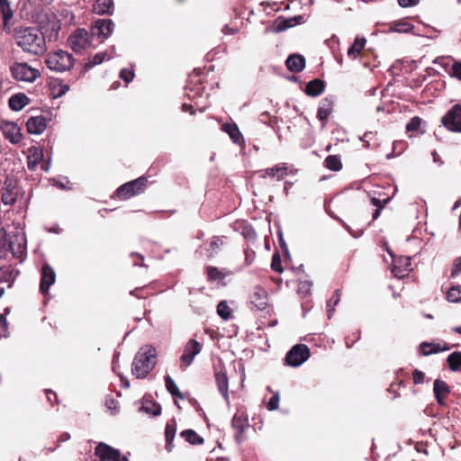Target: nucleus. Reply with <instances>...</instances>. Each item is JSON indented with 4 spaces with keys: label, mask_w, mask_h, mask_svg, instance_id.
Here are the masks:
<instances>
[{
    "label": "nucleus",
    "mask_w": 461,
    "mask_h": 461,
    "mask_svg": "<svg viewBox=\"0 0 461 461\" xmlns=\"http://www.w3.org/2000/svg\"><path fill=\"white\" fill-rule=\"evenodd\" d=\"M13 37L17 46L29 54L41 55L47 50L44 34L36 27H16Z\"/></svg>",
    "instance_id": "obj_1"
},
{
    "label": "nucleus",
    "mask_w": 461,
    "mask_h": 461,
    "mask_svg": "<svg viewBox=\"0 0 461 461\" xmlns=\"http://www.w3.org/2000/svg\"><path fill=\"white\" fill-rule=\"evenodd\" d=\"M157 350L151 345H145L137 352L131 373L137 378H145L156 366Z\"/></svg>",
    "instance_id": "obj_2"
},
{
    "label": "nucleus",
    "mask_w": 461,
    "mask_h": 461,
    "mask_svg": "<svg viewBox=\"0 0 461 461\" xmlns=\"http://www.w3.org/2000/svg\"><path fill=\"white\" fill-rule=\"evenodd\" d=\"M74 61L72 54L62 50L50 52L45 59L47 67L55 72L69 70L73 67Z\"/></svg>",
    "instance_id": "obj_3"
},
{
    "label": "nucleus",
    "mask_w": 461,
    "mask_h": 461,
    "mask_svg": "<svg viewBox=\"0 0 461 461\" xmlns=\"http://www.w3.org/2000/svg\"><path fill=\"white\" fill-rule=\"evenodd\" d=\"M5 236L9 251H11L14 258L22 262L26 253L27 240L25 233L16 230L7 234L5 233Z\"/></svg>",
    "instance_id": "obj_4"
},
{
    "label": "nucleus",
    "mask_w": 461,
    "mask_h": 461,
    "mask_svg": "<svg viewBox=\"0 0 461 461\" xmlns=\"http://www.w3.org/2000/svg\"><path fill=\"white\" fill-rule=\"evenodd\" d=\"M10 70L13 77L18 81L32 83L41 76L37 68L29 66L26 62H16L11 67Z\"/></svg>",
    "instance_id": "obj_5"
},
{
    "label": "nucleus",
    "mask_w": 461,
    "mask_h": 461,
    "mask_svg": "<svg viewBox=\"0 0 461 461\" xmlns=\"http://www.w3.org/2000/svg\"><path fill=\"white\" fill-rule=\"evenodd\" d=\"M148 179L140 176L135 180L122 185L116 191V194L121 199H127L133 195L142 193L147 185Z\"/></svg>",
    "instance_id": "obj_6"
},
{
    "label": "nucleus",
    "mask_w": 461,
    "mask_h": 461,
    "mask_svg": "<svg viewBox=\"0 0 461 461\" xmlns=\"http://www.w3.org/2000/svg\"><path fill=\"white\" fill-rule=\"evenodd\" d=\"M310 357L309 348L304 344L294 346L285 356V363L290 366H299Z\"/></svg>",
    "instance_id": "obj_7"
},
{
    "label": "nucleus",
    "mask_w": 461,
    "mask_h": 461,
    "mask_svg": "<svg viewBox=\"0 0 461 461\" xmlns=\"http://www.w3.org/2000/svg\"><path fill=\"white\" fill-rule=\"evenodd\" d=\"M441 123L452 132L461 133V104H455L441 118Z\"/></svg>",
    "instance_id": "obj_8"
},
{
    "label": "nucleus",
    "mask_w": 461,
    "mask_h": 461,
    "mask_svg": "<svg viewBox=\"0 0 461 461\" xmlns=\"http://www.w3.org/2000/svg\"><path fill=\"white\" fill-rule=\"evenodd\" d=\"M68 43L72 50L80 53L91 45L90 36L86 29H77L68 38Z\"/></svg>",
    "instance_id": "obj_9"
},
{
    "label": "nucleus",
    "mask_w": 461,
    "mask_h": 461,
    "mask_svg": "<svg viewBox=\"0 0 461 461\" xmlns=\"http://www.w3.org/2000/svg\"><path fill=\"white\" fill-rule=\"evenodd\" d=\"M249 297L250 309L263 311L268 305V294L267 291L259 285H255L251 288Z\"/></svg>",
    "instance_id": "obj_10"
},
{
    "label": "nucleus",
    "mask_w": 461,
    "mask_h": 461,
    "mask_svg": "<svg viewBox=\"0 0 461 461\" xmlns=\"http://www.w3.org/2000/svg\"><path fill=\"white\" fill-rule=\"evenodd\" d=\"M0 129L5 138L13 144H17L23 140L21 129L14 122L2 121Z\"/></svg>",
    "instance_id": "obj_11"
},
{
    "label": "nucleus",
    "mask_w": 461,
    "mask_h": 461,
    "mask_svg": "<svg viewBox=\"0 0 461 461\" xmlns=\"http://www.w3.org/2000/svg\"><path fill=\"white\" fill-rule=\"evenodd\" d=\"M95 455L100 461H118L120 450L101 442L95 447Z\"/></svg>",
    "instance_id": "obj_12"
},
{
    "label": "nucleus",
    "mask_w": 461,
    "mask_h": 461,
    "mask_svg": "<svg viewBox=\"0 0 461 461\" xmlns=\"http://www.w3.org/2000/svg\"><path fill=\"white\" fill-rule=\"evenodd\" d=\"M55 280L56 273L54 269L49 264H44L41 268V292L43 294H48L50 287L55 283Z\"/></svg>",
    "instance_id": "obj_13"
},
{
    "label": "nucleus",
    "mask_w": 461,
    "mask_h": 461,
    "mask_svg": "<svg viewBox=\"0 0 461 461\" xmlns=\"http://www.w3.org/2000/svg\"><path fill=\"white\" fill-rule=\"evenodd\" d=\"M114 23L111 19H97L93 27V34L104 39L108 38L113 31Z\"/></svg>",
    "instance_id": "obj_14"
},
{
    "label": "nucleus",
    "mask_w": 461,
    "mask_h": 461,
    "mask_svg": "<svg viewBox=\"0 0 461 461\" xmlns=\"http://www.w3.org/2000/svg\"><path fill=\"white\" fill-rule=\"evenodd\" d=\"M201 345L194 339H191L185 347L184 353L181 356V362L186 366L191 365L194 357L201 351Z\"/></svg>",
    "instance_id": "obj_15"
},
{
    "label": "nucleus",
    "mask_w": 461,
    "mask_h": 461,
    "mask_svg": "<svg viewBox=\"0 0 461 461\" xmlns=\"http://www.w3.org/2000/svg\"><path fill=\"white\" fill-rule=\"evenodd\" d=\"M259 177L266 178H276L277 181L283 180L288 175V168L285 164H277L272 167H268L259 172Z\"/></svg>",
    "instance_id": "obj_16"
},
{
    "label": "nucleus",
    "mask_w": 461,
    "mask_h": 461,
    "mask_svg": "<svg viewBox=\"0 0 461 461\" xmlns=\"http://www.w3.org/2000/svg\"><path fill=\"white\" fill-rule=\"evenodd\" d=\"M16 186L15 181L6 176L4 182V188L1 195V201L6 204V205H12L16 201L15 194L14 193V190Z\"/></svg>",
    "instance_id": "obj_17"
},
{
    "label": "nucleus",
    "mask_w": 461,
    "mask_h": 461,
    "mask_svg": "<svg viewBox=\"0 0 461 461\" xmlns=\"http://www.w3.org/2000/svg\"><path fill=\"white\" fill-rule=\"evenodd\" d=\"M333 106H334V97L331 95L326 96L321 101L319 108H318V112H317V118L322 122L323 126L326 124L328 117L332 113Z\"/></svg>",
    "instance_id": "obj_18"
},
{
    "label": "nucleus",
    "mask_w": 461,
    "mask_h": 461,
    "mask_svg": "<svg viewBox=\"0 0 461 461\" xmlns=\"http://www.w3.org/2000/svg\"><path fill=\"white\" fill-rule=\"evenodd\" d=\"M47 127V119L42 116H34L29 118L26 122V128L31 134H41Z\"/></svg>",
    "instance_id": "obj_19"
},
{
    "label": "nucleus",
    "mask_w": 461,
    "mask_h": 461,
    "mask_svg": "<svg viewBox=\"0 0 461 461\" xmlns=\"http://www.w3.org/2000/svg\"><path fill=\"white\" fill-rule=\"evenodd\" d=\"M231 426L237 431L235 435L236 440L240 442L243 439V432L249 427L247 417L243 413L236 412L232 418Z\"/></svg>",
    "instance_id": "obj_20"
},
{
    "label": "nucleus",
    "mask_w": 461,
    "mask_h": 461,
    "mask_svg": "<svg viewBox=\"0 0 461 461\" xmlns=\"http://www.w3.org/2000/svg\"><path fill=\"white\" fill-rule=\"evenodd\" d=\"M433 392L438 403L443 405L445 403V398L450 393V387L445 381L436 379L433 384Z\"/></svg>",
    "instance_id": "obj_21"
},
{
    "label": "nucleus",
    "mask_w": 461,
    "mask_h": 461,
    "mask_svg": "<svg viewBox=\"0 0 461 461\" xmlns=\"http://www.w3.org/2000/svg\"><path fill=\"white\" fill-rule=\"evenodd\" d=\"M215 382L217 384V388L219 393L224 398L226 402L230 403L229 397V379L225 372L218 371L215 373Z\"/></svg>",
    "instance_id": "obj_22"
},
{
    "label": "nucleus",
    "mask_w": 461,
    "mask_h": 461,
    "mask_svg": "<svg viewBox=\"0 0 461 461\" xmlns=\"http://www.w3.org/2000/svg\"><path fill=\"white\" fill-rule=\"evenodd\" d=\"M176 433V421L175 419H172L168 421L165 428V439L166 446L165 448L167 452H171L174 448L173 440L175 438Z\"/></svg>",
    "instance_id": "obj_23"
},
{
    "label": "nucleus",
    "mask_w": 461,
    "mask_h": 461,
    "mask_svg": "<svg viewBox=\"0 0 461 461\" xmlns=\"http://www.w3.org/2000/svg\"><path fill=\"white\" fill-rule=\"evenodd\" d=\"M285 65L291 72L298 73L304 68L305 59L300 54H292L287 58Z\"/></svg>",
    "instance_id": "obj_24"
},
{
    "label": "nucleus",
    "mask_w": 461,
    "mask_h": 461,
    "mask_svg": "<svg viewBox=\"0 0 461 461\" xmlns=\"http://www.w3.org/2000/svg\"><path fill=\"white\" fill-rule=\"evenodd\" d=\"M29 102L30 99L24 93H17L9 98L8 104L11 110L18 112L26 106Z\"/></svg>",
    "instance_id": "obj_25"
},
{
    "label": "nucleus",
    "mask_w": 461,
    "mask_h": 461,
    "mask_svg": "<svg viewBox=\"0 0 461 461\" xmlns=\"http://www.w3.org/2000/svg\"><path fill=\"white\" fill-rule=\"evenodd\" d=\"M413 29L414 25L406 20H398L391 23L386 32L389 33H411Z\"/></svg>",
    "instance_id": "obj_26"
},
{
    "label": "nucleus",
    "mask_w": 461,
    "mask_h": 461,
    "mask_svg": "<svg viewBox=\"0 0 461 461\" xmlns=\"http://www.w3.org/2000/svg\"><path fill=\"white\" fill-rule=\"evenodd\" d=\"M325 90V83L323 80L316 78L310 81L306 85L305 94L309 96L316 97L321 95Z\"/></svg>",
    "instance_id": "obj_27"
},
{
    "label": "nucleus",
    "mask_w": 461,
    "mask_h": 461,
    "mask_svg": "<svg viewBox=\"0 0 461 461\" xmlns=\"http://www.w3.org/2000/svg\"><path fill=\"white\" fill-rule=\"evenodd\" d=\"M44 157L43 150L40 148L30 149V154L27 157V167L31 171H34L38 164Z\"/></svg>",
    "instance_id": "obj_28"
},
{
    "label": "nucleus",
    "mask_w": 461,
    "mask_h": 461,
    "mask_svg": "<svg viewBox=\"0 0 461 461\" xmlns=\"http://www.w3.org/2000/svg\"><path fill=\"white\" fill-rule=\"evenodd\" d=\"M222 246L223 240L219 237H213L208 245L205 244L203 248L204 255L208 258H212L220 252Z\"/></svg>",
    "instance_id": "obj_29"
},
{
    "label": "nucleus",
    "mask_w": 461,
    "mask_h": 461,
    "mask_svg": "<svg viewBox=\"0 0 461 461\" xmlns=\"http://www.w3.org/2000/svg\"><path fill=\"white\" fill-rule=\"evenodd\" d=\"M221 129L230 136V138L234 143L240 144L241 142L243 139L242 134L240 131L236 123H224L222 124Z\"/></svg>",
    "instance_id": "obj_30"
},
{
    "label": "nucleus",
    "mask_w": 461,
    "mask_h": 461,
    "mask_svg": "<svg viewBox=\"0 0 461 461\" xmlns=\"http://www.w3.org/2000/svg\"><path fill=\"white\" fill-rule=\"evenodd\" d=\"M0 12L3 15V29L7 31V29H9V22L14 16V13L8 0H0Z\"/></svg>",
    "instance_id": "obj_31"
},
{
    "label": "nucleus",
    "mask_w": 461,
    "mask_h": 461,
    "mask_svg": "<svg viewBox=\"0 0 461 461\" xmlns=\"http://www.w3.org/2000/svg\"><path fill=\"white\" fill-rule=\"evenodd\" d=\"M94 10L98 14H113V0H97Z\"/></svg>",
    "instance_id": "obj_32"
},
{
    "label": "nucleus",
    "mask_w": 461,
    "mask_h": 461,
    "mask_svg": "<svg viewBox=\"0 0 461 461\" xmlns=\"http://www.w3.org/2000/svg\"><path fill=\"white\" fill-rule=\"evenodd\" d=\"M366 43V40L362 37H357L353 42V44L348 50V58L355 59L363 50L365 45Z\"/></svg>",
    "instance_id": "obj_33"
},
{
    "label": "nucleus",
    "mask_w": 461,
    "mask_h": 461,
    "mask_svg": "<svg viewBox=\"0 0 461 461\" xmlns=\"http://www.w3.org/2000/svg\"><path fill=\"white\" fill-rule=\"evenodd\" d=\"M180 437L192 445H202L203 443V438L191 429L183 430Z\"/></svg>",
    "instance_id": "obj_34"
},
{
    "label": "nucleus",
    "mask_w": 461,
    "mask_h": 461,
    "mask_svg": "<svg viewBox=\"0 0 461 461\" xmlns=\"http://www.w3.org/2000/svg\"><path fill=\"white\" fill-rule=\"evenodd\" d=\"M140 411L152 416H158L161 413V406L157 402L146 401L142 402Z\"/></svg>",
    "instance_id": "obj_35"
},
{
    "label": "nucleus",
    "mask_w": 461,
    "mask_h": 461,
    "mask_svg": "<svg viewBox=\"0 0 461 461\" xmlns=\"http://www.w3.org/2000/svg\"><path fill=\"white\" fill-rule=\"evenodd\" d=\"M217 313L223 321H229L232 317V310L227 301H221L217 305Z\"/></svg>",
    "instance_id": "obj_36"
},
{
    "label": "nucleus",
    "mask_w": 461,
    "mask_h": 461,
    "mask_svg": "<svg viewBox=\"0 0 461 461\" xmlns=\"http://www.w3.org/2000/svg\"><path fill=\"white\" fill-rule=\"evenodd\" d=\"M324 165L332 171H339L342 168L340 158L337 155H329L324 160Z\"/></svg>",
    "instance_id": "obj_37"
},
{
    "label": "nucleus",
    "mask_w": 461,
    "mask_h": 461,
    "mask_svg": "<svg viewBox=\"0 0 461 461\" xmlns=\"http://www.w3.org/2000/svg\"><path fill=\"white\" fill-rule=\"evenodd\" d=\"M420 348L422 350L423 355L428 356L440 351L448 350L450 347L446 345L444 348H440L439 344H429L427 342H423L420 345Z\"/></svg>",
    "instance_id": "obj_38"
},
{
    "label": "nucleus",
    "mask_w": 461,
    "mask_h": 461,
    "mask_svg": "<svg viewBox=\"0 0 461 461\" xmlns=\"http://www.w3.org/2000/svg\"><path fill=\"white\" fill-rule=\"evenodd\" d=\"M447 361L451 371H458L461 367V351H455L448 355Z\"/></svg>",
    "instance_id": "obj_39"
},
{
    "label": "nucleus",
    "mask_w": 461,
    "mask_h": 461,
    "mask_svg": "<svg viewBox=\"0 0 461 461\" xmlns=\"http://www.w3.org/2000/svg\"><path fill=\"white\" fill-rule=\"evenodd\" d=\"M293 22H294V20H291V18L278 17L274 23L273 30L275 32H284L289 28L294 27Z\"/></svg>",
    "instance_id": "obj_40"
},
{
    "label": "nucleus",
    "mask_w": 461,
    "mask_h": 461,
    "mask_svg": "<svg viewBox=\"0 0 461 461\" xmlns=\"http://www.w3.org/2000/svg\"><path fill=\"white\" fill-rule=\"evenodd\" d=\"M341 293L340 290H336L332 295V297L327 302V313L328 318L330 319L331 315L334 312L335 306L339 303L340 301Z\"/></svg>",
    "instance_id": "obj_41"
},
{
    "label": "nucleus",
    "mask_w": 461,
    "mask_h": 461,
    "mask_svg": "<svg viewBox=\"0 0 461 461\" xmlns=\"http://www.w3.org/2000/svg\"><path fill=\"white\" fill-rule=\"evenodd\" d=\"M165 384H166L167 390L173 396H176V397H179L181 399L184 398L183 394L179 391V389H178L177 385L176 384L175 381L169 375H166L165 376Z\"/></svg>",
    "instance_id": "obj_42"
},
{
    "label": "nucleus",
    "mask_w": 461,
    "mask_h": 461,
    "mask_svg": "<svg viewBox=\"0 0 461 461\" xmlns=\"http://www.w3.org/2000/svg\"><path fill=\"white\" fill-rule=\"evenodd\" d=\"M447 300L450 303H458L461 301V286L455 285L447 292Z\"/></svg>",
    "instance_id": "obj_43"
},
{
    "label": "nucleus",
    "mask_w": 461,
    "mask_h": 461,
    "mask_svg": "<svg viewBox=\"0 0 461 461\" xmlns=\"http://www.w3.org/2000/svg\"><path fill=\"white\" fill-rule=\"evenodd\" d=\"M110 59L106 51L96 53L93 56V58L86 64L87 68H93L96 65H99L104 62L105 59Z\"/></svg>",
    "instance_id": "obj_44"
},
{
    "label": "nucleus",
    "mask_w": 461,
    "mask_h": 461,
    "mask_svg": "<svg viewBox=\"0 0 461 461\" xmlns=\"http://www.w3.org/2000/svg\"><path fill=\"white\" fill-rule=\"evenodd\" d=\"M208 279L211 281L222 280L226 275L215 267H209L207 269Z\"/></svg>",
    "instance_id": "obj_45"
},
{
    "label": "nucleus",
    "mask_w": 461,
    "mask_h": 461,
    "mask_svg": "<svg viewBox=\"0 0 461 461\" xmlns=\"http://www.w3.org/2000/svg\"><path fill=\"white\" fill-rule=\"evenodd\" d=\"M69 89L68 85L66 84H59L58 86H54L52 87V95L55 98L60 97L64 95Z\"/></svg>",
    "instance_id": "obj_46"
},
{
    "label": "nucleus",
    "mask_w": 461,
    "mask_h": 461,
    "mask_svg": "<svg viewBox=\"0 0 461 461\" xmlns=\"http://www.w3.org/2000/svg\"><path fill=\"white\" fill-rule=\"evenodd\" d=\"M271 268L277 273L283 272L281 258L277 253L274 254L272 257Z\"/></svg>",
    "instance_id": "obj_47"
},
{
    "label": "nucleus",
    "mask_w": 461,
    "mask_h": 461,
    "mask_svg": "<svg viewBox=\"0 0 461 461\" xmlns=\"http://www.w3.org/2000/svg\"><path fill=\"white\" fill-rule=\"evenodd\" d=\"M279 402H280L279 393H274L267 402V409L269 411L277 410L279 407Z\"/></svg>",
    "instance_id": "obj_48"
},
{
    "label": "nucleus",
    "mask_w": 461,
    "mask_h": 461,
    "mask_svg": "<svg viewBox=\"0 0 461 461\" xmlns=\"http://www.w3.org/2000/svg\"><path fill=\"white\" fill-rule=\"evenodd\" d=\"M421 123V119L418 116L412 117L410 122L406 125V130L408 131H417Z\"/></svg>",
    "instance_id": "obj_49"
},
{
    "label": "nucleus",
    "mask_w": 461,
    "mask_h": 461,
    "mask_svg": "<svg viewBox=\"0 0 461 461\" xmlns=\"http://www.w3.org/2000/svg\"><path fill=\"white\" fill-rule=\"evenodd\" d=\"M120 77L126 83H130L133 80L134 72L132 70L123 68L120 72Z\"/></svg>",
    "instance_id": "obj_50"
},
{
    "label": "nucleus",
    "mask_w": 461,
    "mask_h": 461,
    "mask_svg": "<svg viewBox=\"0 0 461 461\" xmlns=\"http://www.w3.org/2000/svg\"><path fill=\"white\" fill-rule=\"evenodd\" d=\"M375 135L376 133L373 131H367L363 135L361 140L365 143L366 148H370L371 141H373L375 139Z\"/></svg>",
    "instance_id": "obj_51"
},
{
    "label": "nucleus",
    "mask_w": 461,
    "mask_h": 461,
    "mask_svg": "<svg viewBox=\"0 0 461 461\" xmlns=\"http://www.w3.org/2000/svg\"><path fill=\"white\" fill-rule=\"evenodd\" d=\"M312 282L301 281L299 283L298 293L303 295H307L310 293Z\"/></svg>",
    "instance_id": "obj_52"
},
{
    "label": "nucleus",
    "mask_w": 461,
    "mask_h": 461,
    "mask_svg": "<svg viewBox=\"0 0 461 461\" xmlns=\"http://www.w3.org/2000/svg\"><path fill=\"white\" fill-rule=\"evenodd\" d=\"M461 272V256L456 258L454 261L453 267L451 270V276L456 277Z\"/></svg>",
    "instance_id": "obj_53"
},
{
    "label": "nucleus",
    "mask_w": 461,
    "mask_h": 461,
    "mask_svg": "<svg viewBox=\"0 0 461 461\" xmlns=\"http://www.w3.org/2000/svg\"><path fill=\"white\" fill-rule=\"evenodd\" d=\"M412 376H413V383L415 384H420L423 383L425 375L422 371L415 369L412 373Z\"/></svg>",
    "instance_id": "obj_54"
},
{
    "label": "nucleus",
    "mask_w": 461,
    "mask_h": 461,
    "mask_svg": "<svg viewBox=\"0 0 461 461\" xmlns=\"http://www.w3.org/2000/svg\"><path fill=\"white\" fill-rule=\"evenodd\" d=\"M452 75L461 81V61H456L453 64Z\"/></svg>",
    "instance_id": "obj_55"
},
{
    "label": "nucleus",
    "mask_w": 461,
    "mask_h": 461,
    "mask_svg": "<svg viewBox=\"0 0 461 461\" xmlns=\"http://www.w3.org/2000/svg\"><path fill=\"white\" fill-rule=\"evenodd\" d=\"M390 201L389 198H386V199H384L383 201H381L380 199L378 198H375V197H372L371 198V203L374 206H375L376 208H384V206Z\"/></svg>",
    "instance_id": "obj_56"
},
{
    "label": "nucleus",
    "mask_w": 461,
    "mask_h": 461,
    "mask_svg": "<svg viewBox=\"0 0 461 461\" xmlns=\"http://www.w3.org/2000/svg\"><path fill=\"white\" fill-rule=\"evenodd\" d=\"M398 4L402 7H411L419 4V0H397Z\"/></svg>",
    "instance_id": "obj_57"
},
{
    "label": "nucleus",
    "mask_w": 461,
    "mask_h": 461,
    "mask_svg": "<svg viewBox=\"0 0 461 461\" xmlns=\"http://www.w3.org/2000/svg\"><path fill=\"white\" fill-rule=\"evenodd\" d=\"M47 397L49 402L53 404L54 402L57 400V395L55 393H53L51 390H46Z\"/></svg>",
    "instance_id": "obj_58"
},
{
    "label": "nucleus",
    "mask_w": 461,
    "mask_h": 461,
    "mask_svg": "<svg viewBox=\"0 0 461 461\" xmlns=\"http://www.w3.org/2000/svg\"><path fill=\"white\" fill-rule=\"evenodd\" d=\"M69 438H70V434L69 433H68V432L62 433L59 436V438H58V445H57V447H59L61 442L68 441Z\"/></svg>",
    "instance_id": "obj_59"
},
{
    "label": "nucleus",
    "mask_w": 461,
    "mask_h": 461,
    "mask_svg": "<svg viewBox=\"0 0 461 461\" xmlns=\"http://www.w3.org/2000/svg\"><path fill=\"white\" fill-rule=\"evenodd\" d=\"M431 155L433 158V161L435 163H438L439 166L443 165V161L441 160L440 156L438 154L436 150L432 151Z\"/></svg>",
    "instance_id": "obj_60"
},
{
    "label": "nucleus",
    "mask_w": 461,
    "mask_h": 461,
    "mask_svg": "<svg viewBox=\"0 0 461 461\" xmlns=\"http://www.w3.org/2000/svg\"><path fill=\"white\" fill-rule=\"evenodd\" d=\"M290 18H291V20H294L293 26L302 23L303 20V17L302 15H296V16L290 17Z\"/></svg>",
    "instance_id": "obj_61"
},
{
    "label": "nucleus",
    "mask_w": 461,
    "mask_h": 461,
    "mask_svg": "<svg viewBox=\"0 0 461 461\" xmlns=\"http://www.w3.org/2000/svg\"><path fill=\"white\" fill-rule=\"evenodd\" d=\"M182 110L183 112H190L191 114H194V111L193 109V106L191 104H184L182 105Z\"/></svg>",
    "instance_id": "obj_62"
},
{
    "label": "nucleus",
    "mask_w": 461,
    "mask_h": 461,
    "mask_svg": "<svg viewBox=\"0 0 461 461\" xmlns=\"http://www.w3.org/2000/svg\"><path fill=\"white\" fill-rule=\"evenodd\" d=\"M382 208H376L373 212V220H376L380 216V212Z\"/></svg>",
    "instance_id": "obj_63"
},
{
    "label": "nucleus",
    "mask_w": 461,
    "mask_h": 461,
    "mask_svg": "<svg viewBox=\"0 0 461 461\" xmlns=\"http://www.w3.org/2000/svg\"><path fill=\"white\" fill-rule=\"evenodd\" d=\"M7 325L6 319L3 314H0V327H5Z\"/></svg>",
    "instance_id": "obj_64"
}]
</instances>
